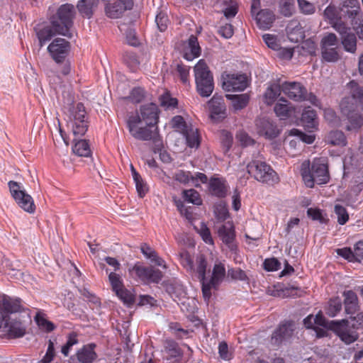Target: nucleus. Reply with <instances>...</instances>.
Segmentation results:
<instances>
[{"mask_svg": "<svg viewBox=\"0 0 363 363\" xmlns=\"http://www.w3.org/2000/svg\"><path fill=\"white\" fill-rule=\"evenodd\" d=\"M23 311L22 300L20 298L11 297L4 294H0V316L2 320H6L9 314Z\"/></svg>", "mask_w": 363, "mask_h": 363, "instance_id": "14", "label": "nucleus"}, {"mask_svg": "<svg viewBox=\"0 0 363 363\" xmlns=\"http://www.w3.org/2000/svg\"><path fill=\"white\" fill-rule=\"evenodd\" d=\"M170 125L172 128L182 134L191 124H188L182 116H175L172 118Z\"/></svg>", "mask_w": 363, "mask_h": 363, "instance_id": "52", "label": "nucleus"}, {"mask_svg": "<svg viewBox=\"0 0 363 363\" xmlns=\"http://www.w3.org/2000/svg\"><path fill=\"white\" fill-rule=\"evenodd\" d=\"M133 7V0H107L105 1L104 11L106 16L110 18H121L128 10Z\"/></svg>", "mask_w": 363, "mask_h": 363, "instance_id": "16", "label": "nucleus"}, {"mask_svg": "<svg viewBox=\"0 0 363 363\" xmlns=\"http://www.w3.org/2000/svg\"><path fill=\"white\" fill-rule=\"evenodd\" d=\"M68 123L75 136L81 137L86 133L89 122L86 111L82 103H78L70 110Z\"/></svg>", "mask_w": 363, "mask_h": 363, "instance_id": "7", "label": "nucleus"}, {"mask_svg": "<svg viewBox=\"0 0 363 363\" xmlns=\"http://www.w3.org/2000/svg\"><path fill=\"white\" fill-rule=\"evenodd\" d=\"M282 92L294 101H303L307 99V89L300 82H285L281 84Z\"/></svg>", "mask_w": 363, "mask_h": 363, "instance_id": "19", "label": "nucleus"}, {"mask_svg": "<svg viewBox=\"0 0 363 363\" xmlns=\"http://www.w3.org/2000/svg\"><path fill=\"white\" fill-rule=\"evenodd\" d=\"M301 120L303 125L308 130L313 131L318 129V121L316 112L310 107L303 110Z\"/></svg>", "mask_w": 363, "mask_h": 363, "instance_id": "28", "label": "nucleus"}, {"mask_svg": "<svg viewBox=\"0 0 363 363\" xmlns=\"http://www.w3.org/2000/svg\"><path fill=\"white\" fill-rule=\"evenodd\" d=\"M2 327L11 338H19L26 334V327L25 324L17 318H6L2 320Z\"/></svg>", "mask_w": 363, "mask_h": 363, "instance_id": "23", "label": "nucleus"}, {"mask_svg": "<svg viewBox=\"0 0 363 363\" xmlns=\"http://www.w3.org/2000/svg\"><path fill=\"white\" fill-rule=\"evenodd\" d=\"M255 125L258 134L268 139H274L280 133L277 125L267 118H257L255 121Z\"/></svg>", "mask_w": 363, "mask_h": 363, "instance_id": "22", "label": "nucleus"}, {"mask_svg": "<svg viewBox=\"0 0 363 363\" xmlns=\"http://www.w3.org/2000/svg\"><path fill=\"white\" fill-rule=\"evenodd\" d=\"M279 11L285 17L291 16L295 12L294 0H281Z\"/></svg>", "mask_w": 363, "mask_h": 363, "instance_id": "48", "label": "nucleus"}, {"mask_svg": "<svg viewBox=\"0 0 363 363\" xmlns=\"http://www.w3.org/2000/svg\"><path fill=\"white\" fill-rule=\"evenodd\" d=\"M298 6L301 13L312 15L315 12L314 4L306 0H297Z\"/></svg>", "mask_w": 363, "mask_h": 363, "instance_id": "60", "label": "nucleus"}, {"mask_svg": "<svg viewBox=\"0 0 363 363\" xmlns=\"http://www.w3.org/2000/svg\"><path fill=\"white\" fill-rule=\"evenodd\" d=\"M189 71L190 67L182 63L178 64L177 66V75L184 85L189 84Z\"/></svg>", "mask_w": 363, "mask_h": 363, "instance_id": "51", "label": "nucleus"}, {"mask_svg": "<svg viewBox=\"0 0 363 363\" xmlns=\"http://www.w3.org/2000/svg\"><path fill=\"white\" fill-rule=\"evenodd\" d=\"M135 113L140 116L141 122L144 121L147 125L157 127L160 110L155 104L150 103L143 105L140 106L139 112Z\"/></svg>", "mask_w": 363, "mask_h": 363, "instance_id": "21", "label": "nucleus"}, {"mask_svg": "<svg viewBox=\"0 0 363 363\" xmlns=\"http://www.w3.org/2000/svg\"><path fill=\"white\" fill-rule=\"evenodd\" d=\"M218 235L223 242L229 245L235 239V230L233 227L228 228L223 225L218 230Z\"/></svg>", "mask_w": 363, "mask_h": 363, "instance_id": "46", "label": "nucleus"}, {"mask_svg": "<svg viewBox=\"0 0 363 363\" xmlns=\"http://www.w3.org/2000/svg\"><path fill=\"white\" fill-rule=\"evenodd\" d=\"M182 197L188 203L197 206L202 204V199L199 193L194 189L184 190L182 191Z\"/></svg>", "mask_w": 363, "mask_h": 363, "instance_id": "45", "label": "nucleus"}, {"mask_svg": "<svg viewBox=\"0 0 363 363\" xmlns=\"http://www.w3.org/2000/svg\"><path fill=\"white\" fill-rule=\"evenodd\" d=\"M74 15L75 9L72 4H65L59 7L56 14L50 18V23L57 34L72 37L70 28L73 26Z\"/></svg>", "mask_w": 363, "mask_h": 363, "instance_id": "3", "label": "nucleus"}, {"mask_svg": "<svg viewBox=\"0 0 363 363\" xmlns=\"http://www.w3.org/2000/svg\"><path fill=\"white\" fill-rule=\"evenodd\" d=\"M70 51V43L57 38L48 47V52L56 63H62Z\"/></svg>", "mask_w": 363, "mask_h": 363, "instance_id": "15", "label": "nucleus"}, {"mask_svg": "<svg viewBox=\"0 0 363 363\" xmlns=\"http://www.w3.org/2000/svg\"><path fill=\"white\" fill-rule=\"evenodd\" d=\"M363 190V169H359L353 177L350 191L354 196L358 195Z\"/></svg>", "mask_w": 363, "mask_h": 363, "instance_id": "39", "label": "nucleus"}, {"mask_svg": "<svg viewBox=\"0 0 363 363\" xmlns=\"http://www.w3.org/2000/svg\"><path fill=\"white\" fill-rule=\"evenodd\" d=\"M229 186L223 177H212L208 181L209 193L217 198L223 199L227 196Z\"/></svg>", "mask_w": 363, "mask_h": 363, "instance_id": "24", "label": "nucleus"}, {"mask_svg": "<svg viewBox=\"0 0 363 363\" xmlns=\"http://www.w3.org/2000/svg\"><path fill=\"white\" fill-rule=\"evenodd\" d=\"M115 294L124 303L131 305L135 302L134 295L125 286L115 291Z\"/></svg>", "mask_w": 363, "mask_h": 363, "instance_id": "55", "label": "nucleus"}, {"mask_svg": "<svg viewBox=\"0 0 363 363\" xmlns=\"http://www.w3.org/2000/svg\"><path fill=\"white\" fill-rule=\"evenodd\" d=\"M223 88L227 91H243L247 86V78L244 74H223Z\"/></svg>", "mask_w": 363, "mask_h": 363, "instance_id": "18", "label": "nucleus"}, {"mask_svg": "<svg viewBox=\"0 0 363 363\" xmlns=\"http://www.w3.org/2000/svg\"><path fill=\"white\" fill-rule=\"evenodd\" d=\"M201 55V48L196 36L191 35L188 40V46L184 54V58L191 61Z\"/></svg>", "mask_w": 363, "mask_h": 363, "instance_id": "31", "label": "nucleus"}, {"mask_svg": "<svg viewBox=\"0 0 363 363\" xmlns=\"http://www.w3.org/2000/svg\"><path fill=\"white\" fill-rule=\"evenodd\" d=\"M35 320L40 329L48 333L52 332L55 328L52 322L48 320L44 316L39 313L35 315Z\"/></svg>", "mask_w": 363, "mask_h": 363, "instance_id": "56", "label": "nucleus"}, {"mask_svg": "<svg viewBox=\"0 0 363 363\" xmlns=\"http://www.w3.org/2000/svg\"><path fill=\"white\" fill-rule=\"evenodd\" d=\"M227 274L228 277L232 280L249 281V278L246 272L239 267H229Z\"/></svg>", "mask_w": 363, "mask_h": 363, "instance_id": "47", "label": "nucleus"}, {"mask_svg": "<svg viewBox=\"0 0 363 363\" xmlns=\"http://www.w3.org/2000/svg\"><path fill=\"white\" fill-rule=\"evenodd\" d=\"M321 55L323 60L328 62H335L339 59L337 48H321Z\"/></svg>", "mask_w": 363, "mask_h": 363, "instance_id": "54", "label": "nucleus"}, {"mask_svg": "<svg viewBox=\"0 0 363 363\" xmlns=\"http://www.w3.org/2000/svg\"><path fill=\"white\" fill-rule=\"evenodd\" d=\"M108 280L114 292L124 286L121 275L115 272H112L108 274Z\"/></svg>", "mask_w": 363, "mask_h": 363, "instance_id": "59", "label": "nucleus"}, {"mask_svg": "<svg viewBox=\"0 0 363 363\" xmlns=\"http://www.w3.org/2000/svg\"><path fill=\"white\" fill-rule=\"evenodd\" d=\"M300 173L305 185L314 187L315 184H325L330 180L328 165L321 158H315L312 163L305 160L301 163Z\"/></svg>", "mask_w": 363, "mask_h": 363, "instance_id": "2", "label": "nucleus"}, {"mask_svg": "<svg viewBox=\"0 0 363 363\" xmlns=\"http://www.w3.org/2000/svg\"><path fill=\"white\" fill-rule=\"evenodd\" d=\"M211 111V117L213 119H219L224 118L225 115V108L223 99L216 98L215 96L208 102Z\"/></svg>", "mask_w": 363, "mask_h": 363, "instance_id": "30", "label": "nucleus"}, {"mask_svg": "<svg viewBox=\"0 0 363 363\" xmlns=\"http://www.w3.org/2000/svg\"><path fill=\"white\" fill-rule=\"evenodd\" d=\"M57 34L54 28L52 26H45L37 31V36L39 40L40 46L43 47L47 42L50 41L52 38Z\"/></svg>", "mask_w": 363, "mask_h": 363, "instance_id": "41", "label": "nucleus"}, {"mask_svg": "<svg viewBox=\"0 0 363 363\" xmlns=\"http://www.w3.org/2000/svg\"><path fill=\"white\" fill-rule=\"evenodd\" d=\"M350 94L339 103L342 118L347 121L346 130H359L363 125V86L354 80L347 84Z\"/></svg>", "mask_w": 363, "mask_h": 363, "instance_id": "1", "label": "nucleus"}, {"mask_svg": "<svg viewBox=\"0 0 363 363\" xmlns=\"http://www.w3.org/2000/svg\"><path fill=\"white\" fill-rule=\"evenodd\" d=\"M11 194L18 205L25 211L32 213L35 210L33 198L25 191L20 190L18 182L10 181L8 184Z\"/></svg>", "mask_w": 363, "mask_h": 363, "instance_id": "12", "label": "nucleus"}, {"mask_svg": "<svg viewBox=\"0 0 363 363\" xmlns=\"http://www.w3.org/2000/svg\"><path fill=\"white\" fill-rule=\"evenodd\" d=\"M99 0H80L77 4V9L83 17L90 18L94 13V10L97 7Z\"/></svg>", "mask_w": 363, "mask_h": 363, "instance_id": "34", "label": "nucleus"}, {"mask_svg": "<svg viewBox=\"0 0 363 363\" xmlns=\"http://www.w3.org/2000/svg\"><path fill=\"white\" fill-rule=\"evenodd\" d=\"M263 267L267 272H275L281 268V262L275 257L265 259Z\"/></svg>", "mask_w": 363, "mask_h": 363, "instance_id": "63", "label": "nucleus"}, {"mask_svg": "<svg viewBox=\"0 0 363 363\" xmlns=\"http://www.w3.org/2000/svg\"><path fill=\"white\" fill-rule=\"evenodd\" d=\"M247 172L256 180L269 184L279 182L277 172L265 162L252 160L247 165Z\"/></svg>", "mask_w": 363, "mask_h": 363, "instance_id": "6", "label": "nucleus"}, {"mask_svg": "<svg viewBox=\"0 0 363 363\" xmlns=\"http://www.w3.org/2000/svg\"><path fill=\"white\" fill-rule=\"evenodd\" d=\"M180 263L188 272L197 274L199 279L203 280L206 272L207 260L205 256L199 254L194 260L186 250L179 253Z\"/></svg>", "mask_w": 363, "mask_h": 363, "instance_id": "9", "label": "nucleus"}, {"mask_svg": "<svg viewBox=\"0 0 363 363\" xmlns=\"http://www.w3.org/2000/svg\"><path fill=\"white\" fill-rule=\"evenodd\" d=\"M186 139V144L189 147L198 148L201 143V136L197 128L192 125L182 133Z\"/></svg>", "mask_w": 363, "mask_h": 363, "instance_id": "33", "label": "nucleus"}, {"mask_svg": "<svg viewBox=\"0 0 363 363\" xmlns=\"http://www.w3.org/2000/svg\"><path fill=\"white\" fill-rule=\"evenodd\" d=\"M141 252L152 262L160 267H165L164 260L158 256L157 252L149 245L143 243L140 246Z\"/></svg>", "mask_w": 363, "mask_h": 363, "instance_id": "36", "label": "nucleus"}, {"mask_svg": "<svg viewBox=\"0 0 363 363\" xmlns=\"http://www.w3.org/2000/svg\"><path fill=\"white\" fill-rule=\"evenodd\" d=\"M163 346L165 352L171 357L176 358L182 355V351L178 343L172 339H166L164 341Z\"/></svg>", "mask_w": 363, "mask_h": 363, "instance_id": "40", "label": "nucleus"}, {"mask_svg": "<svg viewBox=\"0 0 363 363\" xmlns=\"http://www.w3.org/2000/svg\"><path fill=\"white\" fill-rule=\"evenodd\" d=\"M96 345L95 343L84 345L76 352L77 359L79 363H93L97 359L95 352Z\"/></svg>", "mask_w": 363, "mask_h": 363, "instance_id": "26", "label": "nucleus"}, {"mask_svg": "<svg viewBox=\"0 0 363 363\" xmlns=\"http://www.w3.org/2000/svg\"><path fill=\"white\" fill-rule=\"evenodd\" d=\"M155 22L158 29L161 32H164L167 30L169 23V19L166 13L164 12H159L155 18Z\"/></svg>", "mask_w": 363, "mask_h": 363, "instance_id": "64", "label": "nucleus"}, {"mask_svg": "<svg viewBox=\"0 0 363 363\" xmlns=\"http://www.w3.org/2000/svg\"><path fill=\"white\" fill-rule=\"evenodd\" d=\"M161 106L165 109H173L177 107L178 100L171 96L168 92L161 95L159 99Z\"/></svg>", "mask_w": 363, "mask_h": 363, "instance_id": "49", "label": "nucleus"}, {"mask_svg": "<svg viewBox=\"0 0 363 363\" xmlns=\"http://www.w3.org/2000/svg\"><path fill=\"white\" fill-rule=\"evenodd\" d=\"M129 272L132 277L144 283L158 284L163 277L162 272L153 267L144 266L141 262H136Z\"/></svg>", "mask_w": 363, "mask_h": 363, "instance_id": "11", "label": "nucleus"}, {"mask_svg": "<svg viewBox=\"0 0 363 363\" xmlns=\"http://www.w3.org/2000/svg\"><path fill=\"white\" fill-rule=\"evenodd\" d=\"M342 38V44L345 50L354 53L357 50V38L354 33L351 32L350 27L345 33H339Z\"/></svg>", "mask_w": 363, "mask_h": 363, "instance_id": "35", "label": "nucleus"}, {"mask_svg": "<svg viewBox=\"0 0 363 363\" xmlns=\"http://www.w3.org/2000/svg\"><path fill=\"white\" fill-rule=\"evenodd\" d=\"M173 178L182 184H188L190 181L194 182V176L189 171H184L182 169L177 171L173 176Z\"/></svg>", "mask_w": 363, "mask_h": 363, "instance_id": "61", "label": "nucleus"}, {"mask_svg": "<svg viewBox=\"0 0 363 363\" xmlns=\"http://www.w3.org/2000/svg\"><path fill=\"white\" fill-rule=\"evenodd\" d=\"M342 18H347L353 29L359 33L363 25V13L358 0H345L340 5Z\"/></svg>", "mask_w": 363, "mask_h": 363, "instance_id": "8", "label": "nucleus"}, {"mask_svg": "<svg viewBox=\"0 0 363 363\" xmlns=\"http://www.w3.org/2000/svg\"><path fill=\"white\" fill-rule=\"evenodd\" d=\"M215 216L218 220H225L229 216L225 203L220 201L214 206Z\"/></svg>", "mask_w": 363, "mask_h": 363, "instance_id": "57", "label": "nucleus"}, {"mask_svg": "<svg viewBox=\"0 0 363 363\" xmlns=\"http://www.w3.org/2000/svg\"><path fill=\"white\" fill-rule=\"evenodd\" d=\"M330 324V328L347 345L354 342L359 338L358 333L349 328V321L347 319L332 320Z\"/></svg>", "mask_w": 363, "mask_h": 363, "instance_id": "13", "label": "nucleus"}, {"mask_svg": "<svg viewBox=\"0 0 363 363\" xmlns=\"http://www.w3.org/2000/svg\"><path fill=\"white\" fill-rule=\"evenodd\" d=\"M340 13V9L337 10L334 4H330L324 10L323 17L338 33H345L348 29V26L342 20Z\"/></svg>", "mask_w": 363, "mask_h": 363, "instance_id": "17", "label": "nucleus"}, {"mask_svg": "<svg viewBox=\"0 0 363 363\" xmlns=\"http://www.w3.org/2000/svg\"><path fill=\"white\" fill-rule=\"evenodd\" d=\"M294 323L291 320H285L279 324V327L272 335L271 342L276 345H281L284 341L289 340L294 334Z\"/></svg>", "mask_w": 363, "mask_h": 363, "instance_id": "20", "label": "nucleus"}, {"mask_svg": "<svg viewBox=\"0 0 363 363\" xmlns=\"http://www.w3.org/2000/svg\"><path fill=\"white\" fill-rule=\"evenodd\" d=\"M131 172L135 184L137 192L140 198H143L147 193L149 189L147 183L141 177L140 174L131 165Z\"/></svg>", "mask_w": 363, "mask_h": 363, "instance_id": "37", "label": "nucleus"}, {"mask_svg": "<svg viewBox=\"0 0 363 363\" xmlns=\"http://www.w3.org/2000/svg\"><path fill=\"white\" fill-rule=\"evenodd\" d=\"M227 98L232 99L233 106L235 110H241L247 106L250 98L246 94L240 95H226Z\"/></svg>", "mask_w": 363, "mask_h": 363, "instance_id": "44", "label": "nucleus"}, {"mask_svg": "<svg viewBox=\"0 0 363 363\" xmlns=\"http://www.w3.org/2000/svg\"><path fill=\"white\" fill-rule=\"evenodd\" d=\"M145 96V91L144 89L135 87L131 90L128 96V99L133 104H139L144 100Z\"/></svg>", "mask_w": 363, "mask_h": 363, "instance_id": "58", "label": "nucleus"}, {"mask_svg": "<svg viewBox=\"0 0 363 363\" xmlns=\"http://www.w3.org/2000/svg\"><path fill=\"white\" fill-rule=\"evenodd\" d=\"M274 111L281 119H286L295 113V107L285 98L281 97L275 104Z\"/></svg>", "mask_w": 363, "mask_h": 363, "instance_id": "27", "label": "nucleus"}, {"mask_svg": "<svg viewBox=\"0 0 363 363\" xmlns=\"http://www.w3.org/2000/svg\"><path fill=\"white\" fill-rule=\"evenodd\" d=\"M338 39L333 33H328L322 38L320 41L321 48H337Z\"/></svg>", "mask_w": 363, "mask_h": 363, "instance_id": "50", "label": "nucleus"}, {"mask_svg": "<svg viewBox=\"0 0 363 363\" xmlns=\"http://www.w3.org/2000/svg\"><path fill=\"white\" fill-rule=\"evenodd\" d=\"M74 154L80 157H89L91 155V149L86 140H79L76 142L72 147Z\"/></svg>", "mask_w": 363, "mask_h": 363, "instance_id": "43", "label": "nucleus"}, {"mask_svg": "<svg viewBox=\"0 0 363 363\" xmlns=\"http://www.w3.org/2000/svg\"><path fill=\"white\" fill-rule=\"evenodd\" d=\"M226 274L225 265L221 263H216L213 266L212 275L208 281L205 277L203 280L199 279L202 285V294L206 301L209 300L211 296V289H218L223 281Z\"/></svg>", "mask_w": 363, "mask_h": 363, "instance_id": "10", "label": "nucleus"}, {"mask_svg": "<svg viewBox=\"0 0 363 363\" xmlns=\"http://www.w3.org/2000/svg\"><path fill=\"white\" fill-rule=\"evenodd\" d=\"M342 310V301L339 296L330 298L324 306L325 313L334 318Z\"/></svg>", "mask_w": 363, "mask_h": 363, "instance_id": "32", "label": "nucleus"}, {"mask_svg": "<svg viewBox=\"0 0 363 363\" xmlns=\"http://www.w3.org/2000/svg\"><path fill=\"white\" fill-rule=\"evenodd\" d=\"M141 123L140 116L138 113L132 114L128 116L126 124L130 134L135 139L147 141L153 140L156 142L157 137V127L154 125H147L140 127Z\"/></svg>", "mask_w": 363, "mask_h": 363, "instance_id": "5", "label": "nucleus"}, {"mask_svg": "<svg viewBox=\"0 0 363 363\" xmlns=\"http://www.w3.org/2000/svg\"><path fill=\"white\" fill-rule=\"evenodd\" d=\"M275 20L274 13L269 9H262L257 12L256 21L259 28L269 29Z\"/></svg>", "mask_w": 363, "mask_h": 363, "instance_id": "29", "label": "nucleus"}, {"mask_svg": "<svg viewBox=\"0 0 363 363\" xmlns=\"http://www.w3.org/2000/svg\"><path fill=\"white\" fill-rule=\"evenodd\" d=\"M325 141L333 145L345 146L347 139L341 130H332L327 135Z\"/></svg>", "mask_w": 363, "mask_h": 363, "instance_id": "38", "label": "nucleus"}, {"mask_svg": "<svg viewBox=\"0 0 363 363\" xmlns=\"http://www.w3.org/2000/svg\"><path fill=\"white\" fill-rule=\"evenodd\" d=\"M78 342L77 334L75 332L70 333L67 336L65 345L62 347L61 352L62 354L65 357H68L72 346L77 345Z\"/></svg>", "mask_w": 363, "mask_h": 363, "instance_id": "53", "label": "nucleus"}, {"mask_svg": "<svg viewBox=\"0 0 363 363\" xmlns=\"http://www.w3.org/2000/svg\"><path fill=\"white\" fill-rule=\"evenodd\" d=\"M196 90L203 97L209 96L214 89L213 74L204 60H200L194 67Z\"/></svg>", "mask_w": 363, "mask_h": 363, "instance_id": "4", "label": "nucleus"}, {"mask_svg": "<svg viewBox=\"0 0 363 363\" xmlns=\"http://www.w3.org/2000/svg\"><path fill=\"white\" fill-rule=\"evenodd\" d=\"M345 312L347 315H354L359 309L357 294L352 290H345L342 292Z\"/></svg>", "mask_w": 363, "mask_h": 363, "instance_id": "25", "label": "nucleus"}, {"mask_svg": "<svg viewBox=\"0 0 363 363\" xmlns=\"http://www.w3.org/2000/svg\"><path fill=\"white\" fill-rule=\"evenodd\" d=\"M334 211L337 215L338 223L340 225L345 224L349 219V215L346 208L341 205L337 204L335 206Z\"/></svg>", "mask_w": 363, "mask_h": 363, "instance_id": "62", "label": "nucleus"}, {"mask_svg": "<svg viewBox=\"0 0 363 363\" xmlns=\"http://www.w3.org/2000/svg\"><path fill=\"white\" fill-rule=\"evenodd\" d=\"M281 91V84L279 85L273 84L271 86H269L264 94L266 103L268 105L272 104L280 95Z\"/></svg>", "mask_w": 363, "mask_h": 363, "instance_id": "42", "label": "nucleus"}]
</instances>
